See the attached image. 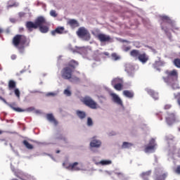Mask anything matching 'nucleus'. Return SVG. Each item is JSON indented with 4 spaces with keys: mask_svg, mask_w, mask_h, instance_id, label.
Returning a JSON list of instances; mask_svg holds the SVG:
<instances>
[{
    "mask_svg": "<svg viewBox=\"0 0 180 180\" xmlns=\"http://www.w3.org/2000/svg\"><path fill=\"white\" fill-rule=\"evenodd\" d=\"M14 92H15V96H17V98H20V91H19V89H15L14 90Z\"/></svg>",
    "mask_w": 180,
    "mask_h": 180,
    "instance_id": "37998d69",
    "label": "nucleus"
},
{
    "mask_svg": "<svg viewBox=\"0 0 180 180\" xmlns=\"http://www.w3.org/2000/svg\"><path fill=\"white\" fill-rule=\"evenodd\" d=\"M167 176V174H162V175H159L156 176L155 180H165Z\"/></svg>",
    "mask_w": 180,
    "mask_h": 180,
    "instance_id": "72a5a7b5",
    "label": "nucleus"
},
{
    "mask_svg": "<svg viewBox=\"0 0 180 180\" xmlns=\"http://www.w3.org/2000/svg\"><path fill=\"white\" fill-rule=\"evenodd\" d=\"M22 144H24L25 147L27 148V149H30L32 150L34 148L33 146L31 145L28 141H27L26 140H24V141H22Z\"/></svg>",
    "mask_w": 180,
    "mask_h": 180,
    "instance_id": "c756f323",
    "label": "nucleus"
},
{
    "mask_svg": "<svg viewBox=\"0 0 180 180\" xmlns=\"http://www.w3.org/2000/svg\"><path fill=\"white\" fill-rule=\"evenodd\" d=\"M112 163L111 160H101L100 164L101 165H109Z\"/></svg>",
    "mask_w": 180,
    "mask_h": 180,
    "instance_id": "c9c22d12",
    "label": "nucleus"
},
{
    "mask_svg": "<svg viewBox=\"0 0 180 180\" xmlns=\"http://www.w3.org/2000/svg\"><path fill=\"white\" fill-rule=\"evenodd\" d=\"M50 15L52 16V18H57L58 14H57V12L54 10H51L50 11Z\"/></svg>",
    "mask_w": 180,
    "mask_h": 180,
    "instance_id": "a19ab883",
    "label": "nucleus"
},
{
    "mask_svg": "<svg viewBox=\"0 0 180 180\" xmlns=\"http://www.w3.org/2000/svg\"><path fill=\"white\" fill-rule=\"evenodd\" d=\"M177 174H180V166L177 167L176 170L175 171Z\"/></svg>",
    "mask_w": 180,
    "mask_h": 180,
    "instance_id": "a18cd8bd",
    "label": "nucleus"
},
{
    "mask_svg": "<svg viewBox=\"0 0 180 180\" xmlns=\"http://www.w3.org/2000/svg\"><path fill=\"white\" fill-rule=\"evenodd\" d=\"M78 65V62L75 60H71L69 63V66L63 68L61 72L62 78L64 79H69L70 82H78L79 79L77 77L72 76V70L75 67Z\"/></svg>",
    "mask_w": 180,
    "mask_h": 180,
    "instance_id": "f257e3e1",
    "label": "nucleus"
},
{
    "mask_svg": "<svg viewBox=\"0 0 180 180\" xmlns=\"http://www.w3.org/2000/svg\"><path fill=\"white\" fill-rule=\"evenodd\" d=\"M16 86V82L13 80H10L8 82L9 89H13Z\"/></svg>",
    "mask_w": 180,
    "mask_h": 180,
    "instance_id": "7c9ffc66",
    "label": "nucleus"
},
{
    "mask_svg": "<svg viewBox=\"0 0 180 180\" xmlns=\"http://www.w3.org/2000/svg\"><path fill=\"white\" fill-rule=\"evenodd\" d=\"M169 108H171V105H166L165 106V109H169Z\"/></svg>",
    "mask_w": 180,
    "mask_h": 180,
    "instance_id": "09e8293b",
    "label": "nucleus"
},
{
    "mask_svg": "<svg viewBox=\"0 0 180 180\" xmlns=\"http://www.w3.org/2000/svg\"><path fill=\"white\" fill-rule=\"evenodd\" d=\"M163 65H165V62L159 58L158 60L155 62L153 67L154 68H157V67H162Z\"/></svg>",
    "mask_w": 180,
    "mask_h": 180,
    "instance_id": "5701e85b",
    "label": "nucleus"
},
{
    "mask_svg": "<svg viewBox=\"0 0 180 180\" xmlns=\"http://www.w3.org/2000/svg\"><path fill=\"white\" fill-rule=\"evenodd\" d=\"M11 180H18L17 179H11Z\"/></svg>",
    "mask_w": 180,
    "mask_h": 180,
    "instance_id": "6e6d98bb",
    "label": "nucleus"
},
{
    "mask_svg": "<svg viewBox=\"0 0 180 180\" xmlns=\"http://www.w3.org/2000/svg\"><path fill=\"white\" fill-rule=\"evenodd\" d=\"M130 49H131L130 46H124L123 48L124 51H129V50H130Z\"/></svg>",
    "mask_w": 180,
    "mask_h": 180,
    "instance_id": "c03bdc74",
    "label": "nucleus"
},
{
    "mask_svg": "<svg viewBox=\"0 0 180 180\" xmlns=\"http://www.w3.org/2000/svg\"><path fill=\"white\" fill-rule=\"evenodd\" d=\"M82 102L86 105V106H89V108H91V109H98L99 108V105L95 101L92 100L91 97H85L83 98Z\"/></svg>",
    "mask_w": 180,
    "mask_h": 180,
    "instance_id": "0eeeda50",
    "label": "nucleus"
},
{
    "mask_svg": "<svg viewBox=\"0 0 180 180\" xmlns=\"http://www.w3.org/2000/svg\"><path fill=\"white\" fill-rule=\"evenodd\" d=\"M125 71L128 74H131V72H133V71H134V67H133V65H131V64H127L125 65Z\"/></svg>",
    "mask_w": 180,
    "mask_h": 180,
    "instance_id": "b1692460",
    "label": "nucleus"
},
{
    "mask_svg": "<svg viewBox=\"0 0 180 180\" xmlns=\"http://www.w3.org/2000/svg\"><path fill=\"white\" fill-rule=\"evenodd\" d=\"M63 94L66 96H71V88L68 87L66 89L64 90Z\"/></svg>",
    "mask_w": 180,
    "mask_h": 180,
    "instance_id": "f704fd0d",
    "label": "nucleus"
},
{
    "mask_svg": "<svg viewBox=\"0 0 180 180\" xmlns=\"http://www.w3.org/2000/svg\"><path fill=\"white\" fill-rule=\"evenodd\" d=\"M151 171H147L142 172V174H140V177L142 178L143 180H149L148 178L150 176Z\"/></svg>",
    "mask_w": 180,
    "mask_h": 180,
    "instance_id": "aec40b11",
    "label": "nucleus"
},
{
    "mask_svg": "<svg viewBox=\"0 0 180 180\" xmlns=\"http://www.w3.org/2000/svg\"><path fill=\"white\" fill-rule=\"evenodd\" d=\"M71 51L73 53H79L84 57V58H88L89 60H91V54H92V51L89 48L85 47H77L76 46V49H70Z\"/></svg>",
    "mask_w": 180,
    "mask_h": 180,
    "instance_id": "39448f33",
    "label": "nucleus"
},
{
    "mask_svg": "<svg viewBox=\"0 0 180 180\" xmlns=\"http://www.w3.org/2000/svg\"><path fill=\"white\" fill-rule=\"evenodd\" d=\"M113 87L115 88V89H116V91H122L123 89V83L115 84V86H113Z\"/></svg>",
    "mask_w": 180,
    "mask_h": 180,
    "instance_id": "2f4dec72",
    "label": "nucleus"
},
{
    "mask_svg": "<svg viewBox=\"0 0 180 180\" xmlns=\"http://www.w3.org/2000/svg\"><path fill=\"white\" fill-rule=\"evenodd\" d=\"M119 84H123V79L119 77L113 79L111 82V85H112V86H115V85H118Z\"/></svg>",
    "mask_w": 180,
    "mask_h": 180,
    "instance_id": "4be33fe9",
    "label": "nucleus"
},
{
    "mask_svg": "<svg viewBox=\"0 0 180 180\" xmlns=\"http://www.w3.org/2000/svg\"><path fill=\"white\" fill-rule=\"evenodd\" d=\"M58 91L49 92L46 94V96H57Z\"/></svg>",
    "mask_w": 180,
    "mask_h": 180,
    "instance_id": "58836bf2",
    "label": "nucleus"
},
{
    "mask_svg": "<svg viewBox=\"0 0 180 180\" xmlns=\"http://www.w3.org/2000/svg\"><path fill=\"white\" fill-rule=\"evenodd\" d=\"M131 56L134 58H139V56H140V52L137 50H133L132 51H131Z\"/></svg>",
    "mask_w": 180,
    "mask_h": 180,
    "instance_id": "c85d7f7f",
    "label": "nucleus"
},
{
    "mask_svg": "<svg viewBox=\"0 0 180 180\" xmlns=\"http://www.w3.org/2000/svg\"><path fill=\"white\" fill-rule=\"evenodd\" d=\"M39 30L41 33H47L49 32V27L47 26H41L39 27Z\"/></svg>",
    "mask_w": 180,
    "mask_h": 180,
    "instance_id": "473e14b6",
    "label": "nucleus"
},
{
    "mask_svg": "<svg viewBox=\"0 0 180 180\" xmlns=\"http://www.w3.org/2000/svg\"><path fill=\"white\" fill-rule=\"evenodd\" d=\"M105 56H109V53L108 52L104 53Z\"/></svg>",
    "mask_w": 180,
    "mask_h": 180,
    "instance_id": "3c124183",
    "label": "nucleus"
},
{
    "mask_svg": "<svg viewBox=\"0 0 180 180\" xmlns=\"http://www.w3.org/2000/svg\"><path fill=\"white\" fill-rule=\"evenodd\" d=\"M77 34L82 40L88 41L91 39V34L85 27L79 28Z\"/></svg>",
    "mask_w": 180,
    "mask_h": 180,
    "instance_id": "423d86ee",
    "label": "nucleus"
},
{
    "mask_svg": "<svg viewBox=\"0 0 180 180\" xmlns=\"http://www.w3.org/2000/svg\"><path fill=\"white\" fill-rule=\"evenodd\" d=\"M35 24L37 25V27H41L43 26V25H46V19H44L43 17H39L35 20Z\"/></svg>",
    "mask_w": 180,
    "mask_h": 180,
    "instance_id": "ddd939ff",
    "label": "nucleus"
},
{
    "mask_svg": "<svg viewBox=\"0 0 180 180\" xmlns=\"http://www.w3.org/2000/svg\"><path fill=\"white\" fill-rule=\"evenodd\" d=\"M173 63H174V65L176 67H177V68H180V59L179 58L174 59Z\"/></svg>",
    "mask_w": 180,
    "mask_h": 180,
    "instance_id": "e433bc0d",
    "label": "nucleus"
},
{
    "mask_svg": "<svg viewBox=\"0 0 180 180\" xmlns=\"http://www.w3.org/2000/svg\"><path fill=\"white\" fill-rule=\"evenodd\" d=\"M2 32H4V30L1 28H0V33H2Z\"/></svg>",
    "mask_w": 180,
    "mask_h": 180,
    "instance_id": "5fc2aeb1",
    "label": "nucleus"
},
{
    "mask_svg": "<svg viewBox=\"0 0 180 180\" xmlns=\"http://www.w3.org/2000/svg\"><path fill=\"white\" fill-rule=\"evenodd\" d=\"M146 91L155 101H157L158 99V93H155L154 90H152L150 89H146Z\"/></svg>",
    "mask_w": 180,
    "mask_h": 180,
    "instance_id": "a211bd4d",
    "label": "nucleus"
},
{
    "mask_svg": "<svg viewBox=\"0 0 180 180\" xmlns=\"http://www.w3.org/2000/svg\"><path fill=\"white\" fill-rule=\"evenodd\" d=\"M26 26L28 30H30V32H32L33 29H37L38 27L36 22H27L26 24Z\"/></svg>",
    "mask_w": 180,
    "mask_h": 180,
    "instance_id": "6ab92c4d",
    "label": "nucleus"
},
{
    "mask_svg": "<svg viewBox=\"0 0 180 180\" xmlns=\"http://www.w3.org/2000/svg\"><path fill=\"white\" fill-rule=\"evenodd\" d=\"M101 143L100 141L98 140H93L91 141V143H90V146L91 148H98L101 147Z\"/></svg>",
    "mask_w": 180,
    "mask_h": 180,
    "instance_id": "412c9836",
    "label": "nucleus"
},
{
    "mask_svg": "<svg viewBox=\"0 0 180 180\" xmlns=\"http://www.w3.org/2000/svg\"><path fill=\"white\" fill-rule=\"evenodd\" d=\"M4 133H5L4 131L0 130V134H4Z\"/></svg>",
    "mask_w": 180,
    "mask_h": 180,
    "instance_id": "603ef678",
    "label": "nucleus"
},
{
    "mask_svg": "<svg viewBox=\"0 0 180 180\" xmlns=\"http://www.w3.org/2000/svg\"><path fill=\"white\" fill-rule=\"evenodd\" d=\"M77 115L79 119H85L86 114H85V112L81 111V110H77Z\"/></svg>",
    "mask_w": 180,
    "mask_h": 180,
    "instance_id": "a878e982",
    "label": "nucleus"
},
{
    "mask_svg": "<svg viewBox=\"0 0 180 180\" xmlns=\"http://www.w3.org/2000/svg\"><path fill=\"white\" fill-rule=\"evenodd\" d=\"M13 44L21 54H23L25 48L29 46V40L24 35H16L13 39Z\"/></svg>",
    "mask_w": 180,
    "mask_h": 180,
    "instance_id": "7ed1b4c3",
    "label": "nucleus"
},
{
    "mask_svg": "<svg viewBox=\"0 0 180 180\" xmlns=\"http://www.w3.org/2000/svg\"><path fill=\"white\" fill-rule=\"evenodd\" d=\"M133 146L132 143L124 142L123 145H122V148L123 149H129Z\"/></svg>",
    "mask_w": 180,
    "mask_h": 180,
    "instance_id": "cd10ccee",
    "label": "nucleus"
},
{
    "mask_svg": "<svg viewBox=\"0 0 180 180\" xmlns=\"http://www.w3.org/2000/svg\"><path fill=\"white\" fill-rule=\"evenodd\" d=\"M110 96L112 97V100L114 103H116L120 106H123V101H122V98L117 96V94L115 93H110Z\"/></svg>",
    "mask_w": 180,
    "mask_h": 180,
    "instance_id": "1a4fd4ad",
    "label": "nucleus"
},
{
    "mask_svg": "<svg viewBox=\"0 0 180 180\" xmlns=\"http://www.w3.org/2000/svg\"><path fill=\"white\" fill-rule=\"evenodd\" d=\"M11 59L16 60V55H12L11 56Z\"/></svg>",
    "mask_w": 180,
    "mask_h": 180,
    "instance_id": "de8ad7c7",
    "label": "nucleus"
},
{
    "mask_svg": "<svg viewBox=\"0 0 180 180\" xmlns=\"http://www.w3.org/2000/svg\"><path fill=\"white\" fill-rule=\"evenodd\" d=\"M155 149H156L155 140L152 139L151 140H150L149 143L145 146L144 152L146 153H154V151H155Z\"/></svg>",
    "mask_w": 180,
    "mask_h": 180,
    "instance_id": "6e6552de",
    "label": "nucleus"
},
{
    "mask_svg": "<svg viewBox=\"0 0 180 180\" xmlns=\"http://www.w3.org/2000/svg\"><path fill=\"white\" fill-rule=\"evenodd\" d=\"M0 99L1 101H3V102H4V103H6V105H8V106H10V108H11V109H13V110H15V112H25L26 111V110H23L20 108L13 107V105L12 104L8 103V102H6V100L4 98H2V97H0Z\"/></svg>",
    "mask_w": 180,
    "mask_h": 180,
    "instance_id": "9b49d317",
    "label": "nucleus"
},
{
    "mask_svg": "<svg viewBox=\"0 0 180 180\" xmlns=\"http://www.w3.org/2000/svg\"><path fill=\"white\" fill-rule=\"evenodd\" d=\"M87 126H89V127L94 126V121H92L91 117L87 118Z\"/></svg>",
    "mask_w": 180,
    "mask_h": 180,
    "instance_id": "4c0bfd02",
    "label": "nucleus"
},
{
    "mask_svg": "<svg viewBox=\"0 0 180 180\" xmlns=\"http://www.w3.org/2000/svg\"><path fill=\"white\" fill-rule=\"evenodd\" d=\"M138 60H139L142 64H146V63L148 61V56H147L146 53H140L138 56Z\"/></svg>",
    "mask_w": 180,
    "mask_h": 180,
    "instance_id": "f8f14e48",
    "label": "nucleus"
},
{
    "mask_svg": "<svg viewBox=\"0 0 180 180\" xmlns=\"http://www.w3.org/2000/svg\"><path fill=\"white\" fill-rule=\"evenodd\" d=\"M16 6H19V4L16 3V2H14L11 4H8L7 6V8H8V9H9V8H13V7L16 8Z\"/></svg>",
    "mask_w": 180,
    "mask_h": 180,
    "instance_id": "ea45409f",
    "label": "nucleus"
},
{
    "mask_svg": "<svg viewBox=\"0 0 180 180\" xmlns=\"http://www.w3.org/2000/svg\"><path fill=\"white\" fill-rule=\"evenodd\" d=\"M123 95L127 98H133V96H134V94H133V92L127 90L123 91Z\"/></svg>",
    "mask_w": 180,
    "mask_h": 180,
    "instance_id": "bb28decb",
    "label": "nucleus"
},
{
    "mask_svg": "<svg viewBox=\"0 0 180 180\" xmlns=\"http://www.w3.org/2000/svg\"><path fill=\"white\" fill-rule=\"evenodd\" d=\"M65 33L64 27H59L56 28L55 30L51 32L52 36H56V34H63Z\"/></svg>",
    "mask_w": 180,
    "mask_h": 180,
    "instance_id": "f3484780",
    "label": "nucleus"
},
{
    "mask_svg": "<svg viewBox=\"0 0 180 180\" xmlns=\"http://www.w3.org/2000/svg\"><path fill=\"white\" fill-rule=\"evenodd\" d=\"M93 34H94L100 41H109L110 40V37L105 34H98L96 35L95 34V32H93Z\"/></svg>",
    "mask_w": 180,
    "mask_h": 180,
    "instance_id": "9d476101",
    "label": "nucleus"
},
{
    "mask_svg": "<svg viewBox=\"0 0 180 180\" xmlns=\"http://www.w3.org/2000/svg\"><path fill=\"white\" fill-rule=\"evenodd\" d=\"M167 77H164V81L168 85H170L173 89H178L179 86H178V71L176 70H173L171 71H166Z\"/></svg>",
    "mask_w": 180,
    "mask_h": 180,
    "instance_id": "f03ea898",
    "label": "nucleus"
},
{
    "mask_svg": "<svg viewBox=\"0 0 180 180\" xmlns=\"http://www.w3.org/2000/svg\"><path fill=\"white\" fill-rule=\"evenodd\" d=\"M15 18H11L10 19V22H11L12 23H15Z\"/></svg>",
    "mask_w": 180,
    "mask_h": 180,
    "instance_id": "8fccbe9b",
    "label": "nucleus"
},
{
    "mask_svg": "<svg viewBox=\"0 0 180 180\" xmlns=\"http://www.w3.org/2000/svg\"><path fill=\"white\" fill-rule=\"evenodd\" d=\"M60 153V150H56V154H59Z\"/></svg>",
    "mask_w": 180,
    "mask_h": 180,
    "instance_id": "864d4df0",
    "label": "nucleus"
},
{
    "mask_svg": "<svg viewBox=\"0 0 180 180\" xmlns=\"http://www.w3.org/2000/svg\"><path fill=\"white\" fill-rule=\"evenodd\" d=\"M68 24L70 25V26H71V27H78V26H79L78 25V22L75 20H70L68 21Z\"/></svg>",
    "mask_w": 180,
    "mask_h": 180,
    "instance_id": "393cba45",
    "label": "nucleus"
},
{
    "mask_svg": "<svg viewBox=\"0 0 180 180\" xmlns=\"http://www.w3.org/2000/svg\"><path fill=\"white\" fill-rule=\"evenodd\" d=\"M160 22L161 25L162 30L167 32V28L164 27V25H167L168 27H172V30H177L178 28L175 27V22L171 20V18L167 15H160Z\"/></svg>",
    "mask_w": 180,
    "mask_h": 180,
    "instance_id": "20e7f679",
    "label": "nucleus"
},
{
    "mask_svg": "<svg viewBox=\"0 0 180 180\" xmlns=\"http://www.w3.org/2000/svg\"><path fill=\"white\" fill-rule=\"evenodd\" d=\"M112 58L115 60V61H117V60H120V56H119L116 53H112Z\"/></svg>",
    "mask_w": 180,
    "mask_h": 180,
    "instance_id": "79ce46f5",
    "label": "nucleus"
},
{
    "mask_svg": "<svg viewBox=\"0 0 180 180\" xmlns=\"http://www.w3.org/2000/svg\"><path fill=\"white\" fill-rule=\"evenodd\" d=\"M166 122L169 126H171V124L175 122V114L172 113L169 115V116L166 117Z\"/></svg>",
    "mask_w": 180,
    "mask_h": 180,
    "instance_id": "dca6fc26",
    "label": "nucleus"
},
{
    "mask_svg": "<svg viewBox=\"0 0 180 180\" xmlns=\"http://www.w3.org/2000/svg\"><path fill=\"white\" fill-rule=\"evenodd\" d=\"M77 165H79V162H73V164H70L68 167V169L71 171L81 170V168H79Z\"/></svg>",
    "mask_w": 180,
    "mask_h": 180,
    "instance_id": "4468645a",
    "label": "nucleus"
},
{
    "mask_svg": "<svg viewBox=\"0 0 180 180\" xmlns=\"http://www.w3.org/2000/svg\"><path fill=\"white\" fill-rule=\"evenodd\" d=\"M46 118L49 120V122L52 123V124H54V126H57L58 124V122H57L56 118H54V116L53 115V114H48L46 115Z\"/></svg>",
    "mask_w": 180,
    "mask_h": 180,
    "instance_id": "2eb2a0df",
    "label": "nucleus"
},
{
    "mask_svg": "<svg viewBox=\"0 0 180 180\" xmlns=\"http://www.w3.org/2000/svg\"><path fill=\"white\" fill-rule=\"evenodd\" d=\"M33 109H34V108H33L32 107H31V108H27V112H32V110H33Z\"/></svg>",
    "mask_w": 180,
    "mask_h": 180,
    "instance_id": "49530a36",
    "label": "nucleus"
}]
</instances>
